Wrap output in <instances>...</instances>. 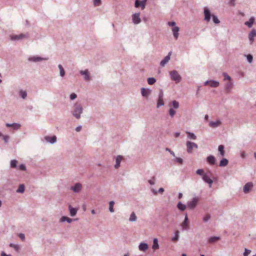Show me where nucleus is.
Masks as SVG:
<instances>
[{
    "label": "nucleus",
    "mask_w": 256,
    "mask_h": 256,
    "mask_svg": "<svg viewBox=\"0 0 256 256\" xmlns=\"http://www.w3.org/2000/svg\"><path fill=\"white\" fill-rule=\"evenodd\" d=\"M170 78L172 80L176 82V83H178L180 82L182 78L178 74L177 71L172 70L170 72Z\"/></svg>",
    "instance_id": "obj_1"
},
{
    "label": "nucleus",
    "mask_w": 256,
    "mask_h": 256,
    "mask_svg": "<svg viewBox=\"0 0 256 256\" xmlns=\"http://www.w3.org/2000/svg\"><path fill=\"white\" fill-rule=\"evenodd\" d=\"M186 150L188 153H192L194 149H197L198 148V145L192 142L188 141L186 142Z\"/></svg>",
    "instance_id": "obj_2"
},
{
    "label": "nucleus",
    "mask_w": 256,
    "mask_h": 256,
    "mask_svg": "<svg viewBox=\"0 0 256 256\" xmlns=\"http://www.w3.org/2000/svg\"><path fill=\"white\" fill-rule=\"evenodd\" d=\"M82 111V108L80 104H76L73 112L74 116L76 118H79L80 116V114Z\"/></svg>",
    "instance_id": "obj_3"
},
{
    "label": "nucleus",
    "mask_w": 256,
    "mask_h": 256,
    "mask_svg": "<svg viewBox=\"0 0 256 256\" xmlns=\"http://www.w3.org/2000/svg\"><path fill=\"white\" fill-rule=\"evenodd\" d=\"M212 174L210 172H208L204 174L202 180L209 184L210 188H211L213 181L211 179Z\"/></svg>",
    "instance_id": "obj_4"
},
{
    "label": "nucleus",
    "mask_w": 256,
    "mask_h": 256,
    "mask_svg": "<svg viewBox=\"0 0 256 256\" xmlns=\"http://www.w3.org/2000/svg\"><path fill=\"white\" fill-rule=\"evenodd\" d=\"M148 0H136L134 6L136 8H138L140 7L142 10H144L146 7V2Z\"/></svg>",
    "instance_id": "obj_5"
},
{
    "label": "nucleus",
    "mask_w": 256,
    "mask_h": 256,
    "mask_svg": "<svg viewBox=\"0 0 256 256\" xmlns=\"http://www.w3.org/2000/svg\"><path fill=\"white\" fill-rule=\"evenodd\" d=\"M198 198H194L192 201L190 202L188 204V206L190 208L194 209L198 202Z\"/></svg>",
    "instance_id": "obj_6"
},
{
    "label": "nucleus",
    "mask_w": 256,
    "mask_h": 256,
    "mask_svg": "<svg viewBox=\"0 0 256 256\" xmlns=\"http://www.w3.org/2000/svg\"><path fill=\"white\" fill-rule=\"evenodd\" d=\"M140 13H135L132 14V22L134 24H138L140 22Z\"/></svg>",
    "instance_id": "obj_7"
},
{
    "label": "nucleus",
    "mask_w": 256,
    "mask_h": 256,
    "mask_svg": "<svg viewBox=\"0 0 256 256\" xmlns=\"http://www.w3.org/2000/svg\"><path fill=\"white\" fill-rule=\"evenodd\" d=\"M204 85H208L211 87L216 88L219 86V82L216 80H208L204 82Z\"/></svg>",
    "instance_id": "obj_8"
},
{
    "label": "nucleus",
    "mask_w": 256,
    "mask_h": 256,
    "mask_svg": "<svg viewBox=\"0 0 256 256\" xmlns=\"http://www.w3.org/2000/svg\"><path fill=\"white\" fill-rule=\"evenodd\" d=\"M164 105V102L163 100V92L161 91L159 94L158 99L157 102V108L162 106Z\"/></svg>",
    "instance_id": "obj_9"
},
{
    "label": "nucleus",
    "mask_w": 256,
    "mask_h": 256,
    "mask_svg": "<svg viewBox=\"0 0 256 256\" xmlns=\"http://www.w3.org/2000/svg\"><path fill=\"white\" fill-rule=\"evenodd\" d=\"M253 186V184L251 182L246 184L244 187V193H248L252 189Z\"/></svg>",
    "instance_id": "obj_10"
},
{
    "label": "nucleus",
    "mask_w": 256,
    "mask_h": 256,
    "mask_svg": "<svg viewBox=\"0 0 256 256\" xmlns=\"http://www.w3.org/2000/svg\"><path fill=\"white\" fill-rule=\"evenodd\" d=\"M26 37V35L24 34H20L18 35H14L11 36V40H19L20 39H22Z\"/></svg>",
    "instance_id": "obj_11"
},
{
    "label": "nucleus",
    "mask_w": 256,
    "mask_h": 256,
    "mask_svg": "<svg viewBox=\"0 0 256 256\" xmlns=\"http://www.w3.org/2000/svg\"><path fill=\"white\" fill-rule=\"evenodd\" d=\"M171 54H172V52H170L168 54V55L167 56H166L164 58V60H162L160 63V64L161 66H164V65L170 60V56H171Z\"/></svg>",
    "instance_id": "obj_12"
},
{
    "label": "nucleus",
    "mask_w": 256,
    "mask_h": 256,
    "mask_svg": "<svg viewBox=\"0 0 256 256\" xmlns=\"http://www.w3.org/2000/svg\"><path fill=\"white\" fill-rule=\"evenodd\" d=\"M222 122L220 120H216V122H210L209 123L210 126L215 128L220 126Z\"/></svg>",
    "instance_id": "obj_13"
},
{
    "label": "nucleus",
    "mask_w": 256,
    "mask_h": 256,
    "mask_svg": "<svg viewBox=\"0 0 256 256\" xmlns=\"http://www.w3.org/2000/svg\"><path fill=\"white\" fill-rule=\"evenodd\" d=\"M204 20L206 22H209L210 19V10L207 8H205L204 10Z\"/></svg>",
    "instance_id": "obj_14"
},
{
    "label": "nucleus",
    "mask_w": 256,
    "mask_h": 256,
    "mask_svg": "<svg viewBox=\"0 0 256 256\" xmlns=\"http://www.w3.org/2000/svg\"><path fill=\"white\" fill-rule=\"evenodd\" d=\"M82 188V184L77 183L74 186H72L71 189L75 192H79Z\"/></svg>",
    "instance_id": "obj_15"
},
{
    "label": "nucleus",
    "mask_w": 256,
    "mask_h": 256,
    "mask_svg": "<svg viewBox=\"0 0 256 256\" xmlns=\"http://www.w3.org/2000/svg\"><path fill=\"white\" fill-rule=\"evenodd\" d=\"M256 36V30H252L248 34V38L250 41L251 44L253 42L254 40V37Z\"/></svg>",
    "instance_id": "obj_16"
},
{
    "label": "nucleus",
    "mask_w": 256,
    "mask_h": 256,
    "mask_svg": "<svg viewBox=\"0 0 256 256\" xmlns=\"http://www.w3.org/2000/svg\"><path fill=\"white\" fill-rule=\"evenodd\" d=\"M180 30V28L178 26H174L172 29V31L173 32L174 36L176 40H177L178 37V32Z\"/></svg>",
    "instance_id": "obj_17"
},
{
    "label": "nucleus",
    "mask_w": 256,
    "mask_h": 256,
    "mask_svg": "<svg viewBox=\"0 0 256 256\" xmlns=\"http://www.w3.org/2000/svg\"><path fill=\"white\" fill-rule=\"evenodd\" d=\"M44 138L47 142L52 144L55 142L56 140V137L55 136H46Z\"/></svg>",
    "instance_id": "obj_18"
},
{
    "label": "nucleus",
    "mask_w": 256,
    "mask_h": 256,
    "mask_svg": "<svg viewBox=\"0 0 256 256\" xmlns=\"http://www.w3.org/2000/svg\"><path fill=\"white\" fill-rule=\"evenodd\" d=\"M80 74L84 76V78L85 80H90V76H89V74H88V70H81L80 72Z\"/></svg>",
    "instance_id": "obj_19"
},
{
    "label": "nucleus",
    "mask_w": 256,
    "mask_h": 256,
    "mask_svg": "<svg viewBox=\"0 0 256 256\" xmlns=\"http://www.w3.org/2000/svg\"><path fill=\"white\" fill-rule=\"evenodd\" d=\"M122 159V157L121 156H118L116 158V164L114 166L116 168H118L120 166V163Z\"/></svg>",
    "instance_id": "obj_20"
},
{
    "label": "nucleus",
    "mask_w": 256,
    "mask_h": 256,
    "mask_svg": "<svg viewBox=\"0 0 256 256\" xmlns=\"http://www.w3.org/2000/svg\"><path fill=\"white\" fill-rule=\"evenodd\" d=\"M138 248L140 250L144 252L148 248V245L146 243H140Z\"/></svg>",
    "instance_id": "obj_21"
},
{
    "label": "nucleus",
    "mask_w": 256,
    "mask_h": 256,
    "mask_svg": "<svg viewBox=\"0 0 256 256\" xmlns=\"http://www.w3.org/2000/svg\"><path fill=\"white\" fill-rule=\"evenodd\" d=\"M220 240V237L219 236H212L208 240V242L209 243H214L216 242L217 241L219 240Z\"/></svg>",
    "instance_id": "obj_22"
},
{
    "label": "nucleus",
    "mask_w": 256,
    "mask_h": 256,
    "mask_svg": "<svg viewBox=\"0 0 256 256\" xmlns=\"http://www.w3.org/2000/svg\"><path fill=\"white\" fill-rule=\"evenodd\" d=\"M152 248L154 250H158L159 248V245L158 244V240L157 238H154V239L153 245L152 246Z\"/></svg>",
    "instance_id": "obj_23"
},
{
    "label": "nucleus",
    "mask_w": 256,
    "mask_h": 256,
    "mask_svg": "<svg viewBox=\"0 0 256 256\" xmlns=\"http://www.w3.org/2000/svg\"><path fill=\"white\" fill-rule=\"evenodd\" d=\"M141 92H142V96H148L150 94V90H149L148 89L142 88L141 89Z\"/></svg>",
    "instance_id": "obj_24"
},
{
    "label": "nucleus",
    "mask_w": 256,
    "mask_h": 256,
    "mask_svg": "<svg viewBox=\"0 0 256 256\" xmlns=\"http://www.w3.org/2000/svg\"><path fill=\"white\" fill-rule=\"evenodd\" d=\"M169 106L172 107L175 109H177L179 107V103L176 100H173L172 102L169 104Z\"/></svg>",
    "instance_id": "obj_25"
},
{
    "label": "nucleus",
    "mask_w": 256,
    "mask_h": 256,
    "mask_svg": "<svg viewBox=\"0 0 256 256\" xmlns=\"http://www.w3.org/2000/svg\"><path fill=\"white\" fill-rule=\"evenodd\" d=\"M254 22V18L253 17H252L250 19L249 21L246 22H244V24L247 26L249 28H251Z\"/></svg>",
    "instance_id": "obj_26"
},
{
    "label": "nucleus",
    "mask_w": 256,
    "mask_h": 256,
    "mask_svg": "<svg viewBox=\"0 0 256 256\" xmlns=\"http://www.w3.org/2000/svg\"><path fill=\"white\" fill-rule=\"evenodd\" d=\"M215 160V158L212 156H210L207 158V161L210 164H214Z\"/></svg>",
    "instance_id": "obj_27"
},
{
    "label": "nucleus",
    "mask_w": 256,
    "mask_h": 256,
    "mask_svg": "<svg viewBox=\"0 0 256 256\" xmlns=\"http://www.w3.org/2000/svg\"><path fill=\"white\" fill-rule=\"evenodd\" d=\"M69 210L70 212V214L72 216H74L78 211V209L72 208L70 206H69Z\"/></svg>",
    "instance_id": "obj_28"
},
{
    "label": "nucleus",
    "mask_w": 256,
    "mask_h": 256,
    "mask_svg": "<svg viewBox=\"0 0 256 256\" xmlns=\"http://www.w3.org/2000/svg\"><path fill=\"white\" fill-rule=\"evenodd\" d=\"M228 162L227 159L223 158L220 160L219 166H226L228 165Z\"/></svg>",
    "instance_id": "obj_29"
},
{
    "label": "nucleus",
    "mask_w": 256,
    "mask_h": 256,
    "mask_svg": "<svg viewBox=\"0 0 256 256\" xmlns=\"http://www.w3.org/2000/svg\"><path fill=\"white\" fill-rule=\"evenodd\" d=\"M188 218L187 214H186V216H185V218H184V222L182 224V226L184 229L187 228L188 226Z\"/></svg>",
    "instance_id": "obj_30"
},
{
    "label": "nucleus",
    "mask_w": 256,
    "mask_h": 256,
    "mask_svg": "<svg viewBox=\"0 0 256 256\" xmlns=\"http://www.w3.org/2000/svg\"><path fill=\"white\" fill-rule=\"evenodd\" d=\"M65 221H66L68 223H70L71 222H72V219L70 218L65 216H62L60 220V222H64Z\"/></svg>",
    "instance_id": "obj_31"
},
{
    "label": "nucleus",
    "mask_w": 256,
    "mask_h": 256,
    "mask_svg": "<svg viewBox=\"0 0 256 256\" xmlns=\"http://www.w3.org/2000/svg\"><path fill=\"white\" fill-rule=\"evenodd\" d=\"M186 134H188V138L192 140H196V136L192 132H186Z\"/></svg>",
    "instance_id": "obj_32"
},
{
    "label": "nucleus",
    "mask_w": 256,
    "mask_h": 256,
    "mask_svg": "<svg viewBox=\"0 0 256 256\" xmlns=\"http://www.w3.org/2000/svg\"><path fill=\"white\" fill-rule=\"evenodd\" d=\"M136 220V214L134 212H132L130 216V218H129V220L130 222H134Z\"/></svg>",
    "instance_id": "obj_33"
},
{
    "label": "nucleus",
    "mask_w": 256,
    "mask_h": 256,
    "mask_svg": "<svg viewBox=\"0 0 256 256\" xmlns=\"http://www.w3.org/2000/svg\"><path fill=\"white\" fill-rule=\"evenodd\" d=\"M218 150L220 152V154L222 156H224V146L222 145H220L218 146Z\"/></svg>",
    "instance_id": "obj_34"
},
{
    "label": "nucleus",
    "mask_w": 256,
    "mask_h": 256,
    "mask_svg": "<svg viewBox=\"0 0 256 256\" xmlns=\"http://www.w3.org/2000/svg\"><path fill=\"white\" fill-rule=\"evenodd\" d=\"M232 87V84L231 82H228L226 85V90L228 92Z\"/></svg>",
    "instance_id": "obj_35"
},
{
    "label": "nucleus",
    "mask_w": 256,
    "mask_h": 256,
    "mask_svg": "<svg viewBox=\"0 0 256 256\" xmlns=\"http://www.w3.org/2000/svg\"><path fill=\"white\" fill-rule=\"evenodd\" d=\"M178 208L181 210H184L186 208V206L182 204V202H179L178 204Z\"/></svg>",
    "instance_id": "obj_36"
},
{
    "label": "nucleus",
    "mask_w": 256,
    "mask_h": 256,
    "mask_svg": "<svg viewBox=\"0 0 256 256\" xmlns=\"http://www.w3.org/2000/svg\"><path fill=\"white\" fill-rule=\"evenodd\" d=\"M24 184H20L18 189L17 190L16 192H20V193H22L24 192Z\"/></svg>",
    "instance_id": "obj_37"
},
{
    "label": "nucleus",
    "mask_w": 256,
    "mask_h": 256,
    "mask_svg": "<svg viewBox=\"0 0 256 256\" xmlns=\"http://www.w3.org/2000/svg\"><path fill=\"white\" fill-rule=\"evenodd\" d=\"M58 68L60 69V76H64L65 74V72H64V68H62V66L60 64L58 65Z\"/></svg>",
    "instance_id": "obj_38"
},
{
    "label": "nucleus",
    "mask_w": 256,
    "mask_h": 256,
    "mask_svg": "<svg viewBox=\"0 0 256 256\" xmlns=\"http://www.w3.org/2000/svg\"><path fill=\"white\" fill-rule=\"evenodd\" d=\"M155 78H150L148 79V82L149 84H153L156 82Z\"/></svg>",
    "instance_id": "obj_39"
},
{
    "label": "nucleus",
    "mask_w": 256,
    "mask_h": 256,
    "mask_svg": "<svg viewBox=\"0 0 256 256\" xmlns=\"http://www.w3.org/2000/svg\"><path fill=\"white\" fill-rule=\"evenodd\" d=\"M20 94L22 98H25L27 96L26 92L22 90H20Z\"/></svg>",
    "instance_id": "obj_40"
},
{
    "label": "nucleus",
    "mask_w": 256,
    "mask_h": 256,
    "mask_svg": "<svg viewBox=\"0 0 256 256\" xmlns=\"http://www.w3.org/2000/svg\"><path fill=\"white\" fill-rule=\"evenodd\" d=\"M114 201H111L110 202V208H109V210H110V211L111 212H114V210L113 208V206H114Z\"/></svg>",
    "instance_id": "obj_41"
},
{
    "label": "nucleus",
    "mask_w": 256,
    "mask_h": 256,
    "mask_svg": "<svg viewBox=\"0 0 256 256\" xmlns=\"http://www.w3.org/2000/svg\"><path fill=\"white\" fill-rule=\"evenodd\" d=\"M176 112L172 108L169 110V114L172 118H173L176 114Z\"/></svg>",
    "instance_id": "obj_42"
},
{
    "label": "nucleus",
    "mask_w": 256,
    "mask_h": 256,
    "mask_svg": "<svg viewBox=\"0 0 256 256\" xmlns=\"http://www.w3.org/2000/svg\"><path fill=\"white\" fill-rule=\"evenodd\" d=\"M17 160H12L10 162V166L12 168H16V166Z\"/></svg>",
    "instance_id": "obj_43"
},
{
    "label": "nucleus",
    "mask_w": 256,
    "mask_h": 256,
    "mask_svg": "<svg viewBox=\"0 0 256 256\" xmlns=\"http://www.w3.org/2000/svg\"><path fill=\"white\" fill-rule=\"evenodd\" d=\"M196 173L202 176H203L204 174L206 173L204 172V170L202 169H198L196 171Z\"/></svg>",
    "instance_id": "obj_44"
},
{
    "label": "nucleus",
    "mask_w": 256,
    "mask_h": 256,
    "mask_svg": "<svg viewBox=\"0 0 256 256\" xmlns=\"http://www.w3.org/2000/svg\"><path fill=\"white\" fill-rule=\"evenodd\" d=\"M178 231H176L175 233V236L172 238V240L174 242L176 241L178 239Z\"/></svg>",
    "instance_id": "obj_45"
},
{
    "label": "nucleus",
    "mask_w": 256,
    "mask_h": 256,
    "mask_svg": "<svg viewBox=\"0 0 256 256\" xmlns=\"http://www.w3.org/2000/svg\"><path fill=\"white\" fill-rule=\"evenodd\" d=\"M212 20H213V22L215 23V24H219L220 23V20H218V18L216 16H214V15H212Z\"/></svg>",
    "instance_id": "obj_46"
},
{
    "label": "nucleus",
    "mask_w": 256,
    "mask_h": 256,
    "mask_svg": "<svg viewBox=\"0 0 256 256\" xmlns=\"http://www.w3.org/2000/svg\"><path fill=\"white\" fill-rule=\"evenodd\" d=\"M210 218V216L209 214H206L203 218V221L206 222Z\"/></svg>",
    "instance_id": "obj_47"
},
{
    "label": "nucleus",
    "mask_w": 256,
    "mask_h": 256,
    "mask_svg": "<svg viewBox=\"0 0 256 256\" xmlns=\"http://www.w3.org/2000/svg\"><path fill=\"white\" fill-rule=\"evenodd\" d=\"M175 161L178 163L179 164H182V162H183V160L182 158H176V159H175Z\"/></svg>",
    "instance_id": "obj_48"
},
{
    "label": "nucleus",
    "mask_w": 256,
    "mask_h": 256,
    "mask_svg": "<svg viewBox=\"0 0 256 256\" xmlns=\"http://www.w3.org/2000/svg\"><path fill=\"white\" fill-rule=\"evenodd\" d=\"M12 128L16 130L18 129L20 126V124L15 123L12 124Z\"/></svg>",
    "instance_id": "obj_49"
},
{
    "label": "nucleus",
    "mask_w": 256,
    "mask_h": 256,
    "mask_svg": "<svg viewBox=\"0 0 256 256\" xmlns=\"http://www.w3.org/2000/svg\"><path fill=\"white\" fill-rule=\"evenodd\" d=\"M223 75L224 76V80H228L230 81L231 80V78L229 76H228L226 73H224Z\"/></svg>",
    "instance_id": "obj_50"
},
{
    "label": "nucleus",
    "mask_w": 256,
    "mask_h": 256,
    "mask_svg": "<svg viewBox=\"0 0 256 256\" xmlns=\"http://www.w3.org/2000/svg\"><path fill=\"white\" fill-rule=\"evenodd\" d=\"M250 252L251 251L250 250L245 248V251L244 253V256H248L250 253Z\"/></svg>",
    "instance_id": "obj_51"
},
{
    "label": "nucleus",
    "mask_w": 256,
    "mask_h": 256,
    "mask_svg": "<svg viewBox=\"0 0 256 256\" xmlns=\"http://www.w3.org/2000/svg\"><path fill=\"white\" fill-rule=\"evenodd\" d=\"M246 57H247V60H248V62H249L251 63L252 60V56L250 54H248Z\"/></svg>",
    "instance_id": "obj_52"
},
{
    "label": "nucleus",
    "mask_w": 256,
    "mask_h": 256,
    "mask_svg": "<svg viewBox=\"0 0 256 256\" xmlns=\"http://www.w3.org/2000/svg\"><path fill=\"white\" fill-rule=\"evenodd\" d=\"M18 168L19 169L22 170H25L26 169V166L23 164L20 165Z\"/></svg>",
    "instance_id": "obj_53"
},
{
    "label": "nucleus",
    "mask_w": 256,
    "mask_h": 256,
    "mask_svg": "<svg viewBox=\"0 0 256 256\" xmlns=\"http://www.w3.org/2000/svg\"><path fill=\"white\" fill-rule=\"evenodd\" d=\"M101 0H94V2L95 6H99L100 4Z\"/></svg>",
    "instance_id": "obj_54"
},
{
    "label": "nucleus",
    "mask_w": 256,
    "mask_h": 256,
    "mask_svg": "<svg viewBox=\"0 0 256 256\" xmlns=\"http://www.w3.org/2000/svg\"><path fill=\"white\" fill-rule=\"evenodd\" d=\"M3 140H4L5 142H8V139L10 138L8 136H2Z\"/></svg>",
    "instance_id": "obj_55"
},
{
    "label": "nucleus",
    "mask_w": 256,
    "mask_h": 256,
    "mask_svg": "<svg viewBox=\"0 0 256 256\" xmlns=\"http://www.w3.org/2000/svg\"><path fill=\"white\" fill-rule=\"evenodd\" d=\"M154 179H155V178L154 176L152 178V180H148V182L151 185H153L154 184Z\"/></svg>",
    "instance_id": "obj_56"
},
{
    "label": "nucleus",
    "mask_w": 256,
    "mask_h": 256,
    "mask_svg": "<svg viewBox=\"0 0 256 256\" xmlns=\"http://www.w3.org/2000/svg\"><path fill=\"white\" fill-rule=\"evenodd\" d=\"M76 98V95L74 93H72L70 96V98L71 100H74Z\"/></svg>",
    "instance_id": "obj_57"
},
{
    "label": "nucleus",
    "mask_w": 256,
    "mask_h": 256,
    "mask_svg": "<svg viewBox=\"0 0 256 256\" xmlns=\"http://www.w3.org/2000/svg\"><path fill=\"white\" fill-rule=\"evenodd\" d=\"M168 25L170 26H174L176 25V22H168Z\"/></svg>",
    "instance_id": "obj_58"
},
{
    "label": "nucleus",
    "mask_w": 256,
    "mask_h": 256,
    "mask_svg": "<svg viewBox=\"0 0 256 256\" xmlns=\"http://www.w3.org/2000/svg\"><path fill=\"white\" fill-rule=\"evenodd\" d=\"M32 59L33 60L34 62L39 61V60H42V58H39V57H34V58H32Z\"/></svg>",
    "instance_id": "obj_59"
},
{
    "label": "nucleus",
    "mask_w": 256,
    "mask_h": 256,
    "mask_svg": "<svg viewBox=\"0 0 256 256\" xmlns=\"http://www.w3.org/2000/svg\"><path fill=\"white\" fill-rule=\"evenodd\" d=\"M18 236L22 239V240H24L25 236L24 234H18Z\"/></svg>",
    "instance_id": "obj_60"
},
{
    "label": "nucleus",
    "mask_w": 256,
    "mask_h": 256,
    "mask_svg": "<svg viewBox=\"0 0 256 256\" xmlns=\"http://www.w3.org/2000/svg\"><path fill=\"white\" fill-rule=\"evenodd\" d=\"M240 155H241V156L242 158H244L246 156V153L244 152H242L240 154Z\"/></svg>",
    "instance_id": "obj_61"
},
{
    "label": "nucleus",
    "mask_w": 256,
    "mask_h": 256,
    "mask_svg": "<svg viewBox=\"0 0 256 256\" xmlns=\"http://www.w3.org/2000/svg\"><path fill=\"white\" fill-rule=\"evenodd\" d=\"M14 248L16 250H18V249H19V246H18V245H14Z\"/></svg>",
    "instance_id": "obj_62"
},
{
    "label": "nucleus",
    "mask_w": 256,
    "mask_h": 256,
    "mask_svg": "<svg viewBox=\"0 0 256 256\" xmlns=\"http://www.w3.org/2000/svg\"><path fill=\"white\" fill-rule=\"evenodd\" d=\"M158 192L160 193H162L164 192V189L162 188H159Z\"/></svg>",
    "instance_id": "obj_63"
},
{
    "label": "nucleus",
    "mask_w": 256,
    "mask_h": 256,
    "mask_svg": "<svg viewBox=\"0 0 256 256\" xmlns=\"http://www.w3.org/2000/svg\"><path fill=\"white\" fill-rule=\"evenodd\" d=\"M82 129V127L80 126H78L76 128V131L77 132H79Z\"/></svg>",
    "instance_id": "obj_64"
}]
</instances>
